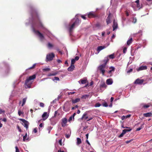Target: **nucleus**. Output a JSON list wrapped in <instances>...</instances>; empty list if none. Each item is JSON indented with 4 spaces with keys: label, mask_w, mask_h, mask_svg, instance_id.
Segmentation results:
<instances>
[{
    "label": "nucleus",
    "mask_w": 152,
    "mask_h": 152,
    "mask_svg": "<svg viewBox=\"0 0 152 152\" xmlns=\"http://www.w3.org/2000/svg\"><path fill=\"white\" fill-rule=\"evenodd\" d=\"M143 115L145 117H150L152 116V114L151 112H149L147 113H144Z\"/></svg>",
    "instance_id": "aec40b11"
},
{
    "label": "nucleus",
    "mask_w": 152,
    "mask_h": 152,
    "mask_svg": "<svg viewBox=\"0 0 152 152\" xmlns=\"http://www.w3.org/2000/svg\"><path fill=\"white\" fill-rule=\"evenodd\" d=\"M39 106L42 107H44V104L42 102H40L39 104Z\"/></svg>",
    "instance_id": "de8ad7c7"
},
{
    "label": "nucleus",
    "mask_w": 152,
    "mask_h": 152,
    "mask_svg": "<svg viewBox=\"0 0 152 152\" xmlns=\"http://www.w3.org/2000/svg\"><path fill=\"white\" fill-rule=\"evenodd\" d=\"M110 15L111 13H110L106 20V22L107 25L110 23Z\"/></svg>",
    "instance_id": "4468645a"
},
{
    "label": "nucleus",
    "mask_w": 152,
    "mask_h": 152,
    "mask_svg": "<svg viewBox=\"0 0 152 152\" xmlns=\"http://www.w3.org/2000/svg\"><path fill=\"white\" fill-rule=\"evenodd\" d=\"M80 100V99L79 98H77L75 99H72V102L73 103H75L77 102H79Z\"/></svg>",
    "instance_id": "b1692460"
},
{
    "label": "nucleus",
    "mask_w": 152,
    "mask_h": 152,
    "mask_svg": "<svg viewBox=\"0 0 152 152\" xmlns=\"http://www.w3.org/2000/svg\"><path fill=\"white\" fill-rule=\"evenodd\" d=\"M141 105L142 106V107L144 108H148L150 105V103H148L147 104H141Z\"/></svg>",
    "instance_id": "f3484780"
},
{
    "label": "nucleus",
    "mask_w": 152,
    "mask_h": 152,
    "mask_svg": "<svg viewBox=\"0 0 152 152\" xmlns=\"http://www.w3.org/2000/svg\"><path fill=\"white\" fill-rule=\"evenodd\" d=\"M127 50V48L126 47H124V48L123 52L124 53H126Z\"/></svg>",
    "instance_id": "3c124183"
},
{
    "label": "nucleus",
    "mask_w": 152,
    "mask_h": 152,
    "mask_svg": "<svg viewBox=\"0 0 152 152\" xmlns=\"http://www.w3.org/2000/svg\"><path fill=\"white\" fill-rule=\"evenodd\" d=\"M36 65V64H34L32 66L29 68L28 69H34L35 67V66Z\"/></svg>",
    "instance_id": "4c0bfd02"
},
{
    "label": "nucleus",
    "mask_w": 152,
    "mask_h": 152,
    "mask_svg": "<svg viewBox=\"0 0 152 152\" xmlns=\"http://www.w3.org/2000/svg\"><path fill=\"white\" fill-rule=\"evenodd\" d=\"M75 93V92H68V94L69 95H72V94H74Z\"/></svg>",
    "instance_id": "4d7b16f0"
},
{
    "label": "nucleus",
    "mask_w": 152,
    "mask_h": 152,
    "mask_svg": "<svg viewBox=\"0 0 152 152\" xmlns=\"http://www.w3.org/2000/svg\"><path fill=\"white\" fill-rule=\"evenodd\" d=\"M102 105L103 106L105 107H107L108 106L107 103L106 102H105L103 103L102 104Z\"/></svg>",
    "instance_id": "c03bdc74"
},
{
    "label": "nucleus",
    "mask_w": 152,
    "mask_h": 152,
    "mask_svg": "<svg viewBox=\"0 0 152 152\" xmlns=\"http://www.w3.org/2000/svg\"><path fill=\"white\" fill-rule=\"evenodd\" d=\"M96 27L99 28L101 27V25L100 23H98L96 24Z\"/></svg>",
    "instance_id": "864d4df0"
},
{
    "label": "nucleus",
    "mask_w": 152,
    "mask_h": 152,
    "mask_svg": "<svg viewBox=\"0 0 152 152\" xmlns=\"http://www.w3.org/2000/svg\"><path fill=\"white\" fill-rule=\"evenodd\" d=\"M132 38H130L127 42V44L128 45H129L132 42Z\"/></svg>",
    "instance_id": "cd10ccee"
},
{
    "label": "nucleus",
    "mask_w": 152,
    "mask_h": 152,
    "mask_svg": "<svg viewBox=\"0 0 152 152\" xmlns=\"http://www.w3.org/2000/svg\"><path fill=\"white\" fill-rule=\"evenodd\" d=\"M30 9L32 22L34 24L37 26L42 28H44V26L40 19L38 14L36 10L31 6L30 7Z\"/></svg>",
    "instance_id": "f257e3e1"
},
{
    "label": "nucleus",
    "mask_w": 152,
    "mask_h": 152,
    "mask_svg": "<svg viewBox=\"0 0 152 152\" xmlns=\"http://www.w3.org/2000/svg\"><path fill=\"white\" fill-rule=\"evenodd\" d=\"M118 27V24L117 22H116L115 20H113V31H114L115 29H116Z\"/></svg>",
    "instance_id": "f8f14e48"
},
{
    "label": "nucleus",
    "mask_w": 152,
    "mask_h": 152,
    "mask_svg": "<svg viewBox=\"0 0 152 152\" xmlns=\"http://www.w3.org/2000/svg\"><path fill=\"white\" fill-rule=\"evenodd\" d=\"M19 120L24 124L23 125L24 127H26V129H28L29 124L28 122L25 120L23 119L20 118V119Z\"/></svg>",
    "instance_id": "423d86ee"
},
{
    "label": "nucleus",
    "mask_w": 152,
    "mask_h": 152,
    "mask_svg": "<svg viewBox=\"0 0 152 152\" xmlns=\"http://www.w3.org/2000/svg\"><path fill=\"white\" fill-rule=\"evenodd\" d=\"M101 104L99 103H97L96 104L95 106L96 107H100Z\"/></svg>",
    "instance_id": "37998d69"
},
{
    "label": "nucleus",
    "mask_w": 152,
    "mask_h": 152,
    "mask_svg": "<svg viewBox=\"0 0 152 152\" xmlns=\"http://www.w3.org/2000/svg\"><path fill=\"white\" fill-rule=\"evenodd\" d=\"M132 140H131L129 141H126L125 142L127 144H128V143H130V142H131Z\"/></svg>",
    "instance_id": "e2e57ef3"
},
{
    "label": "nucleus",
    "mask_w": 152,
    "mask_h": 152,
    "mask_svg": "<svg viewBox=\"0 0 152 152\" xmlns=\"http://www.w3.org/2000/svg\"><path fill=\"white\" fill-rule=\"evenodd\" d=\"M50 69L49 68H45L43 69L42 70L43 71H50Z\"/></svg>",
    "instance_id": "f704fd0d"
},
{
    "label": "nucleus",
    "mask_w": 152,
    "mask_h": 152,
    "mask_svg": "<svg viewBox=\"0 0 152 152\" xmlns=\"http://www.w3.org/2000/svg\"><path fill=\"white\" fill-rule=\"evenodd\" d=\"M109 61V59L107 58H104V59L102 61L103 64L98 67V70L99 71L100 73H102L103 75H104L105 72V69L106 67L107 63Z\"/></svg>",
    "instance_id": "f03ea898"
},
{
    "label": "nucleus",
    "mask_w": 152,
    "mask_h": 152,
    "mask_svg": "<svg viewBox=\"0 0 152 152\" xmlns=\"http://www.w3.org/2000/svg\"><path fill=\"white\" fill-rule=\"evenodd\" d=\"M110 69H112L111 70H109L108 71V72L109 73H111V72H112V71H114V70H115L114 67H112V66L110 67Z\"/></svg>",
    "instance_id": "c9c22d12"
},
{
    "label": "nucleus",
    "mask_w": 152,
    "mask_h": 152,
    "mask_svg": "<svg viewBox=\"0 0 152 152\" xmlns=\"http://www.w3.org/2000/svg\"><path fill=\"white\" fill-rule=\"evenodd\" d=\"M75 68L74 65H71L68 68L67 70L69 71H72Z\"/></svg>",
    "instance_id": "a211bd4d"
},
{
    "label": "nucleus",
    "mask_w": 152,
    "mask_h": 152,
    "mask_svg": "<svg viewBox=\"0 0 152 152\" xmlns=\"http://www.w3.org/2000/svg\"><path fill=\"white\" fill-rule=\"evenodd\" d=\"M58 143L61 145H62L61 139H60L59 140V141H58Z\"/></svg>",
    "instance_id": "052dcab7"
},
{
    "label": "nucleus",
    "mask_w": 152,
    "mask_h": 152,
    "mask_svg": "<svg viewBox=\"0 0 152 152\" xmlns=\"http://www.w3.org/2000/svg\"><path fill=\"white\" fill-rule=\"evenodd\" d=\"M131 130L132 129H124L123 131V132H124V133L126 134L127 132H130Z\"/></svg>",
    "instance_id": "72a5a7b5"
},
{
    "label": "nucleus",
    "mask_w": 152,
    "mask_h": 152,
    "mask_svg": "<svg viewBox=\"0 0 152 152\" xmlns=\"http://www.w3.org/2000/svg\"><path fill=\"white\" fill-rule=\"evenodd\" d=\"M61 124L63 127L65 126H66V117L62 119Z\"/></svg>",
    "instance_id": "9b49d317"
},
{
    "label": "nucleus",
    "mask_w": 152,
    "mask_h": 152,
    "mask_svg": "<svg viewBox=\"0 0 152 152\" xmlns=\"http://www.w3.org/2000/svg\"><path fill=\"white\" fill-rule=\"evenodd\" d=\"M114 53L110 55H108L105 58H109L110 59H113L115 58Z\"/></svg>",
    "instance_id": "4be33fe9"
},
{
    "label": "nucleus",
    "mask_w": 152,
    "mask_h": 152,
    "mask_svg": "<svg viewBox=\"0 0 152 152\" xmlns=\"http://www.w3.org/2000/svg\"><path fill=\"white\" fill-rule=\"evenodd\" d=\"M106 48V47L105 46H99L98 47L97 49V51L99 52L101 50H103V49L105 48Z\"/></svg>",
    "instance_id": "6ab92c4d"
},
{
    "label": "nucleus",
    "mask_w": 152,
    "mask_h": 152,
    "mask_svg": "<svg viewBox=\"0 0 152 152\" xmlns=\"http://www.w3.org/2000/svg\"><path fill=\"white\" fill-rule=\"evenodd\" d=\"M55 57V55L53 53H51L47 55L46 60L47 61H50L52 60Z\"/></svg>",
    "instance_id": "39448f33"
},
{
    "label": "nucleus",
    "mask_w": 152,
    "mask_h": 152,
    "mask_svg": "<svg viewBox=\"0 0 152 152\" xmlns=\"http://www.w3.org/2000/svg\"><path fill=\"white\" fill-rule=\"evenodd\" d=\"M27 137V134L26 133L25 134V135L23 136V140L24 141H25V140H26V137Z\"/></svg>",
    "instance_id": "79ce46f5"
},
{
    "label": "nucleus",
    "mask_w": 152,
    "mask_h": 152,
    "mask_svg": "<svg viewBox=\"0 0 152 152\" xmlns=\"http://www.w3.org/2000/svg\"><path fill=\"white\" fill-rule=\"evenodd\" d=\"M23 114V113L20 110H19L18 111V114L19 116L21 115L22 114Z\"/></svg>",
    "instance_id": "603ef678"
},
{
    "label": "nucleus",
    "mask_w": 152,
    "mask_h": 152,
    "mask_svg": "<svg viewBox=\"0 0 152 152\" xmlns=\"http://www.w3.org/2000/svg\"><path fill=\"white\" fill-rule=\"evenodd\" d=\"M26 99H27L26 98H24L23 99V103L21 105L22 106H23L25 104V103L26 102Z\"/></svg>",
    "instance_id": "7c9ffc66"
},
{
    "label": "nucleus",
    "mask_w": 152,
    "mask_h": 152,
    "mask_svg": "<svg viewBox=\"0 0 152 152\" xmlns=\"http://www.w3.org/2000/svg\"><path fill=\"white\" fill-rule=\"evenodd\" d=\"M33 31L39 36L41 40H42L44 39V37L43 34L40 33L39 31L36 30L34 28H33Z\"/></svg>",
    "instance_id": "20e7f679"
},
{
    "label": "nucleus",
    "mask_w": 152,
    "mask_h": 152,
    "mask_svg": "<svg viewBox=\"0 0 152 152\" xmlns=\"http://www.w3.org/2000/svg\"><path fill=\"white\" fill-rule=\"evenodd\" d=\"M81 20H80L78 18H77L75 22L73 23L74 24V25H78L79 23L81 22Z\"/></svg>",
    "instance_id": "2eb2a0df"
},
{
    "label": "nucleus",
    "mask_w": 152,
    "mask_h": 152,
    "mask_svg": "<svg viewBox=\"0 0 152 152\" xmlns=\"http://www.w3.org/2000/svg\"><path fill=\"white\" fill-rule=\"evenodd\" d=\"M48 47L49 48H51L53 46V45L52 44L50 43H48Z\"/></svg>",
    "instance_id": "ea45409f"
},
{
    "label": "nucleus",
    "mask_w": 152,
    "mask_h": 152,
    "mask_svg": "<svg viewBox=\"0 0 152 152\" xmlns=\"http://www.w3.org/2000/svg\"><path fill=\"white\" fill-rule=\"evenodd\" d=\"M77 145H78L82 143V141L81 140V139L79 137H77Z\"/></svg>",
    "instance_id": "a878e982"
},
{
    "label": "nucleus",
    "mask_w": 152,
    "mask_h": 152,
    "mask_svg": "<svg viewBox=\"0 0 152 152\" xmlns=\"http://www.w3.org/2000/svg\"><path fill=\"white\" fill-rule=\"evenodd\" d=\"M89 97H90L89 95L86 94V95H85L82 96L81 97V99H86L87 98H88Z\"/></svg>",
    "instance_id": "bb28decb"
},
{
    "label": "nucleus",
    "mask_w": 152,
    "mask_h": 152,
    "mask_svg": "<svg viewBox=\"0 0 152 152\" xmlns=\"http://www.w3.org/2000/svg\"><path fill=\"white\" fill-rule=\"evenodd\" d=\"M87 115V114L86 113H84L81 118V119L82 120L83 119H84L85 120L87 119L88 118V116H86Z\"/></svg>",
    "instance_id": "5701e85b"
},
{
    "label": "nucleus",
    "mask_w": 152,
    "mask_h": 152,
    "mask_svg": "<svg viewBox=\"0 0 152 152\" xmlns=\"http://www.w3.org/2000/svg\"><path fill=\"white\" fill-rule=\"evenodd\" d=\"M81 17L84 20L86 19V18L85 17V15H81Z\"/></svg>",
    "instance_id": "8fccbe9b"
},
{
    "label": "nucleus",
    "mask_w": 152,
    "mask_h": 152,
    "mask_svg": "<svg viewBox=\"0 0 152 152\" xmlns=\"http://www.w3.org/2000/svg\"><path fill=\"white\" fill-rule=\"evenodd\" d=\"M147 69V67L146 66H142L138 68L137 69V71H138L140 70H145Z\"/></svg>",
    "instance_id": "ddd939ff"
},
{
    "label": "nucleus",
    "mask_w": 152,
    "mask_h": 152,
    "mask_svg": "<svg viewBox=\"0 0 152 152\" xmlns=\"http://www.w3.org/2000/svg\"><path fill=\"white\" fill-rule=\"evenodd\" d=\"M34 133H36L37 132V128H35L33 131Z\"/></svg>",
    "instance_id": "09e8293b"
},
{
    "label": "nucleus",
    "mask_w": 152,
    "mask_h": 152,
    "mask_svg": "<svg viewBox=\"0 0 152 152\" xmlns=\"http://www.w3.org/2000/svg\"><path fill=\"white\" fill-rule=\"evenodd\" d=\"M114 98L113 97H111L110 98V102H112Z\"/></svg>",
    "instance_id": "774afa93"
},
{
    "label": "nucleus",
    "mask_w": 152,
    "mask_h": 152,
    "mask_svg": "<svg viewBox=\"0 0 152 152\" xmlns=\"http://www.w3.org/2000/svg\"><path fill=\"white\" fill-rule=\"evenodd\" d=\"M125 133H124V132H123V131H122V133L120 134V135H119L118 137H122L125 134Z\"/></svg>",
    "instance_id": "a19ab883"
},
{
    "label": "nucleus",
    "mask_w": 152,
    "mask_h": 152,
    "mask_svg": "<svg viewBox=\"0 0 152 152\" xmlns=\"http://www.w3.org/2000/svg\"><path fill=\"white\" fill-rule=\"evenodd\" d=\"M75 27L74 24H72L69 28V31L70 35H72Z\"/></svg>",
    "instance_id": "1a4fd4ad"
},
{
    "label": "nucleus",
    "mask_w": 152,
    "mask_h": 152,
    "mask_svg": "<svg viewBox=\"0 0 152 152\" xmlns=\"http://www.w3.org/2000/svg\"><path fill=\"white\" fill-rule=\"evenodd\" d=\"M131 116V115L129 114V115H127L125 116L126 118L130 117Z\"/></svg>",
    "instance_id": "69168bd1"
},
{
    "label": "nucleus",
    "mask_w": 152,
    "mask_h": 152,
    "mask_svg": "<svg viewBox=\"0 0 152 152\" xmlns=\"http://www.w3.org/2000/svg\"><path fill=\"white\" fill-rule=\"evenodd\" d=\"M106 83L108 85H111L113 83V81L112 79H109L106 80Z\"/></svg>",
    "instance_id": "dca6fc26"
},
{
    "label": "nucleus",
    "mask_w": 152,
    "mask_h": 152,
    "mask_svg": "<svg viewBox=\"0 0 152 152\" xmlns=\"http://www.w3.org/2000/svg\"><path fill=\"white\" fill-rule=\"evenodd\" d=\"M5 111L4 110H3L1 108H0V114L1 113H4Z\"/></svg>",
    "instance_id": "a18cd8bd"
},
{
    "label": "nucleus",
    "mask_w": 152,
    "mask_h": 152,
    "mask_svg": "<svg viewBox=\"0 0 152 152\" xmlns=\"http://www.w3.org/2000/svg\"><path fill=\"white\" fill-rule=\"evenodd\" d=\"M144 81V80L143 79H140L138 78L135 80L134 83L135 84H141Z\"/></svg>",
    "instance_id": "6e6552de"
},
{
    "label": "nucleus",
    "mask_w": 152,
    "mask_h": 152,
    "mask_svg": "<svg viewBox=\"0 0 152 152\" xmlns=\"http://www.w3.org/2000/svg\"><path fill=\"white\" fill-rule=\"evenodd\" d=\"M93 117H89V119H88L87 120V121H89L92 119H93Z\"/></svg>",
    "instance_id": "680f3d73"
},
{
    "label": "nucleus",
    "mask_w": 152,
    "mask_h": 152,
    "mask_svg": "<svg viewBox=\"0 0 152 152\" xmlns=\"http://www.w3.org/2000/svg\"><path fill=\"white\" fill-rule=\"evenodd\" d=\"M107 86L106 85L105 83H102L100 86V88H106Z\"/></svg>",
    "instance_id": "c756f323"
},
{
    "label": "nucleus",
    "mask_w": 152,
    "mask_h": 152,
    "mask_svg": "<svg viewBox=\"0 0 152 152\" xmlns=\"http://www.w3.org/2000/svg\"><path fill=\"white\" fill-rule=\"evenodd\" d=\"M79 59V57L78 56H76L74 59L75 61H78Z\"/></svg>",
    "instance_id": "6e6d98bb"
},
{
    "label": "nucleus",
    "mask_w": 152,
    "mask_h": 152,
    "mask_svg": "<svg viewBox=\"0 0 152 152\" xmlns=\"http://www.w3.org/2000/svg\"><path fill=\"white\" fill-rule=\"evenodd\" d=\"M73 117L72 116H70L68 120V121L70 122L72 120Z\"/></svg>",
    "instance_id": "bf43d9fd"
},
{
    "label": "nucleus",
    "mask_w": 152,
    "mask_h": 152,
    "mask_svg": "<svg viewBox=\"0 0 152 152\" xmlns=\"http://www.w3.org/2000/svg\"><path fill=\"white\" fill-rule=\"evenodd\" d=\"M53 81H59V78L58 77H54L53 79Z\"/></svg>",
    "instance_id": "e433bc0d"
},
{
    "label": "nucleus",
    "mask_w": 152,
    "mask_h": 152,
    "mask_svg": "<svg viewBox=\"0 0 152 152\" xmlns=\"http://www.w3.org/2000/svg\"><path fill=\"white\" fill-rule=\"evenodd\" d=\"M58 73V72H53V73H50L49 74L48 76H55Z\"/></svg>",
    "instance_id": "393cba45"
},
{
    "label": "nucleus",
    "mask_w": 152,
    "mask_h": 152,
    "mask_svg": "<svg viewBox=\"0 0 152 152\" xmlns=\"http://www.w3.org/2000/svg\"><path fill=\"white\" fill-rule=\"evenodd\" d=\"M121 118L122 120H123L126 118L125 116L123 115L121 117Z\"/></svg>",
    "instance_id": "338daca9"
},
{
    "label": "nucleus",
    "mask_w": 152,
    "mask_h": 152,
    "mask_svg": "<svg viewBox=\"0 0 152 152\" xmlns=\"http://www.w3.org/2000/svg\"><path fill=\"white\" fill-rule=\"evenodd\" d=\"M132 70H133L132 69H131L127 71V73H129L130 72H132Z\"/></svg>",
    "instance_id": "0e129e2a"
},
{
    "label": "nucleus",
    "mask_w": 152,
    "mask_h": 152,
    "mask_svg": "<svg viewBox=\"0 0 152 152\" xmlns=\"http://www.w3.org/2000/svg\"><path fill=\"white\" fill-rule=\"evenodd\" d=\"M49 115L47 114V112H44L42 115V120L43 121H45L46 120L48 117Z\"/></svg>",
    "instance_id": "9d476101"
},
{
    "label": "nucleus",
    "mask_w": 152,
    "mask_h": 152,
    "mask_svg": "<svg viewBox=\"0 0 152 152\" xmlns=\"http://www.w3.org/2000/svg\"><path fill=\"white\" fill-rule=\"evenodd\" d=\"M132 22L134 23H135L137 22V19L136 17H133L132 18Z\"/></svg>",
    "instance_id": "c85d7f7f"
},
{
    "label": "nucleus",
    "mask_w": 152,
    "mask_h": 152,
    "mask_svg": "<svg viewBox=\"0 0 152 152\" xmlns=\"http://www.w3.org/2000/svg\"><path fill=\"white\" fill-rule=\"evenodd\" d=\"M15 148L16 149V152H20L19 150L18 147L16 146Z\"/></svg>",
    "instance_id": "5fc2aeb1"
},
{
    "label": "nucleus",
    "mask_w": 152,
    "mask_h": 152,
    "mask_svg": "<svg viewBox=\"0 0 152 152\" xmlns=\"http://www.w3.org/2000/svg\"><path fill=\"white\" fill-rule=\"evenodd\" d=\"M135 2L137 3V7H139V0H137L135 1Z\"/></svg>",
    "instance_id": "49530a36"
},
{
    "label": "nucleus",
    "mask_w": 152,
    "mask_h": 152,
    "mask_svg": "<svg viewBox=\"0 0 152 152\" xmlns=\"http://www.w3.org/2000/svg\"><path fill=\"white\" fill-rule=\"evenodd\" d=\"M17 128H18V129L19 131L20 132H21L22 131L21 129L20 128V127L18 125L17 126Z\"/></svg>",
    "instance_id": "13d9d810"
},
{
    "label": "nucleus",
    "mask_w": 152,
    "mask_h": 152,
    "mask_svg": "<svg viewBox=\"0 0 152 152\" xmlns=\"http://www.w3.org/2000/svg\"><path fill=\"white\" fill-rule=\"evenodd\" d=\"M81 81V83L82 84H84L86 83L87 82V80H83L81 79L80 80Z\"/></svg>",
    "instance_id": "2f4dec72"
},
{
    "label": "nucleus",
    "mask_w": 152,
    "mask_h": 152,
    "mask_svg": "<svg viewBox=\"0 0 152 152\" xmlns=\"http://www.w3.org/2000/svg\"><path fill=\"white\" fill-rule=\"evenodd\" d=\"M144 124L143 123L142 124L141 126H140L139 128H137L136 130V131H139L143 127V125Z\"/></svg>",
    "instance_id": "473e14b6"
},
{
    "label": "nucleus",
    "mask_w": 152,
    "mask_h": 152,
    "mask_svg": "<svg viewBox=\"0 0 152 152\" xmlns=\"http://www.w3.org/2000/svg\"><path fill=\"white\" fill-rule=\"evenodd\" d=\"M36 77V75H33L32 76H29L27 78L25 81V84L27 86V88H30L31 85L32 83V82L31 81L34 79Z\"/></svg>",
    "instance_id": "7ed1b4c3"
},
{
    "label": "nucleus",
    "mask_w": 152,
    "mask_h": 152,
    "mask_svg": "<svg viewBox=\"0 0 152 152\" xmlns=\"http://www.w3.org/2000/svg\"><path fill=\"white\" fill-rule=\"evenodd\" d=\"M88 17L89 18L98 17V15L95 13L91 12H90L88 15Z\"/></svg>",
    "instance_id": "0eeeda50"
},
{
    "label": "nucleus",
    "mask_w": 152,
    "mask_h": 152,
    "mask_svg": "<svg viewBox=\"0 0 152 152\" xmlns=\"http://www.w3.org/2000/svg\"><path fill=\"white\" fill-rule=\"evenodd\" d=\"M75 62V60L74 59H72L71 60V65H74V64Z\"/></svg>",
    "instance_id": "58836bf2"
},
{
    "label": "nucleus",
    "mask_w": 152,
    "mask_h": 152,
    "mask_svg": "<svg viewBox=\"0 0 152 152\" xmlns=\"http://www.w3.org/2000/svg\"><path fill=\"white\" fill-rule=\"evenodd\" d=\"M60 110H57L55 112L54 114V117H56L57 116H59L60 115Z\"/></svg>",
    "instance_id": "412c9836"
}]
</instances>
